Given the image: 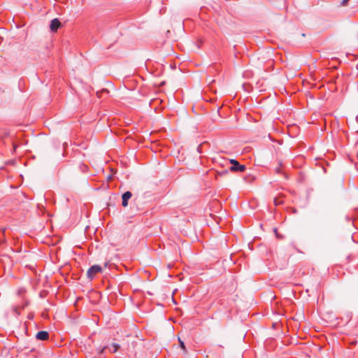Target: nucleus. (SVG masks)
<instances>
[{
	"label": "nucleus",
	"mask_w": 358,
	"mask_h": 358,
	"mask_svg": "<svg viewBox=\"0 0 358 358\" xmlns=\"http://www.w3.org/2000/svg\"><path fill=\"white\" fill-rule=\"evenodd\" d=\"M60 27L61 22L57 18H55L51 20L50 28L52 32H56Z\"/></svg>",
	"instance_id": "39448f33"
},
{
	"label": "nucleus",
	"mask_w": 358,
	"mask_h": 358,
	"mask_svg": "<svg viewBox=\"0 0 358 358\" xmlns=\"http://www.w3.org/2000/svg\"><path fill=\"white\" fill-rule=\"evenodd\" d=\"M102 268L101 266L95 264L89 268L87 272V278L92 280L96 275L99 273L102 272Z\"/></svg>",
	"instance_id": "7ed1b4c3"
},
{
	"label": "nucleus",
	"mask_w": 358,
	"mask_h": 358,
	"mask_svg": "<svg viewBox=\"0 0 358 358\" xmlns=\"http://www.w3.org/2000/svg\"><path fill=\"white\" fill-rule=\"evenodd\" d=\"M229 171V169H226V170H224V171H222L221 173H220V174L221 176H222V175L228 174Z\"/></svg>",
	"instance_id": "f8f14e48"
},
{
	"label": "nucleus",
	"mask_w": 358,
	"mask_h": 358,
	"mask_svg": "<svg viewBox=\"0 0 358 358\" xmlns=\"http://www.w3.org/2000/svg\"><path fill=\"white\" fill-rule=\"evenodd\" d=\"M178 341L180 343V348L185 352L186 351V348H185L184 342L182 341L180 338H178Z\"/></svg>",
	"instance_id": "9b49d317"
},
{
	"label": "nucleus",
	"mask_w": 358,
	"mask_h": 358,
	"mask_svg": "<svg viewBox=\"0 0 358 358\" xmlns=\"http://www.w3.org/2000/svg\"><path fill=\"white\" fill-rule=\"evenodd\" d=\"M348 1V0H343L341 4L342 6H345Z\"/></svg>",
	"instance_id": "2eb2a0df"
},
{
	"label": "nucleus",
	"mask_w": 358,
	"mask_h": 358,
	"mask_svg": "<svg viewBox=\"0 0 358 358\" xmlns=\"http://www.w3.org/2000/svg\"><path fill=\"white\" fill-rule=\"evenodd\" d=\"M275 172L278 173H280L281 172V169H280V166L275 168Z\"/></svg>",
	"instance_id": "4468645a"
},
{
	"label": "nucleus",
	"mask_w": 358,
	"mask_h": 358,
	"mask_svg": "<svg viewBox=\"0 0 358 358\" xmlns=\"http://www.w3.org/2000/svg\"><path fill=\"white\" fill-rule=\"evenodd\" d=\"M4 231H5V229H3V230L1 231V233L2 234L3 236L4 234Z\"/></svg>",
	"instance_id": "6ab92c4d"
},
{
	"label": "nucleus",
	"mask_w": 358,
	"mask_h": 358,
	"mask_svg": "<svg viewBox=\"0 0 358 358\" xmlns=\"http://www.w3.org/2000/svg\"><path fill=\"white\" fill-rule=\"evenodd\" d=\"M10 136V132L8 130L2 129L0 131V138L4 139Z\"/></svg>",
	"instance_id": "0eeeda50"
},
{
	"label": "nucleus",
	"mask_w": 358,
	"mask_h": 358,
	"mask_svg": "<svg viewBox=\"0 0 358 358\" xmlns=\"http://www.w3.org/2000/svg\"><path fill=\"white\" fill-rule=\"evenodd\" d=\"M273 201H274L275 206H279L283 203V201L282 200H280L277 198H275Z\"/></svg>",
	"instance_id": "9d476101"
},
{
	"label": "nucleus",
	"mask_w": 358,
	"mask_h": 358,
	"mask_svg": "<svg viewBox=\"0 0 358 358\" xmlns=\"http://www.w3.org/2000/svg\"><path fill=\"white\" fill-rule=\"evenodd\" d=\"M13 151L15 152L16 150V148H17V145L15 144V143H13Z\"/></svg>",
	"instance_id": "dca6fc26"
},
{
	"label": "nucleus",
	"mask_w": 358,
	"mask_h": 358,
	"mask_svg": "<svg viewBox=\"0 0 358 358\" xmlns=\"http://www.w3.org/2000/svg\"><path fill=\"white\" fill-rule=\"evenodd\" d=\"M132 193L129 191H127L122 195V205L123 207L128 206V201L131 198Z\"/></svg>",
	"instance_id": "20e7f679"
},
{
	"label": "nucleus",
	"mask_w": 358,
	"mask_h": 358,
	"mask_svg": "<svg viewBox=\"0 0 358 358\" xmlns=\"http://www.w3.org/2000/svg\"><path fill=\"white\" fill-rule=\"evenodd\" d=\"M247 178H248V176L244 178V180H245L246 181H247Z\"/></svg>",
	"instance_id": "aec40b11"
},
{
	"label": "nucleus",
	"mask_w": 358,
	"mask_h": 358,
	"mask_svg": "<svg viewBox=\"0 0 358 358\" xmlns=\"http://www.w3.org/2000/svg\"><path fill=\"white\" fill-rule=\"evenodd\" d=\"M231 166L229 167V170L232 172H244L246 170L245 165L241 164L236 159H231L229 160Z\"/></svg>",
	"instance_id": "f03ea898"
},
{
	"label": "nucleus",
	"mask_w": 358,
	"mask_h": 358,
	"mask_svg": "<svg viewBox=\"0 0 358 358\" xmlns=\"http://www.w3.org/2000/svg\"><path fill=\"white\" fill-rule=\"evenodd\" d=\"M125 349L128 354L136 356L138 348V342L136 339L127 336Z\"/></svg>",
	"instance_id": "f257e3e1"
},
{
	"label": "nucleus",
	"mask_w": 358,
	"mask_h": 358,
	"mask_svg": "<svg viewBox=\"0 0 358 358\" xmlns=\"http://www.w3.org/2000/svg\"><path fill=\"white\" fill-rule=\"evenodd\" d=\"M5 242V239L0 240V245Z\"/></svg>",
	"instance_id": "f3484780"
},
{
	"label": "nucleus",
	"mask_w": 358,
	"mask_h": 358,
	"mask_svg": "<svg viewBox=\"0 0 358 358\" xmlns=\"http://www.w3.org/2000/svg\"><path fill=\"white\" fill-rule=\"evenodd\" d=\"M36 338L40 341H47L49 339V333L46 331H40L36 334Z\"/></svg>",
	"instance_id": "423d86ee"
},
{
	"label": "nucleus",
	"mask_w": 358,
	"mask_h": 358,
	"mask_svg": "<svg viewBox=\"0 0 358 358\" xmlns=\"http://www.w3.org/2000/svg\"><path fill=\"white\" fill-rule=\"evenodd\" d=\"M111 347H112V349H110V351L112 353L116 352L119 350V348H120L119 344L115 343H112Z\"/></svg>",
	"instance_id": "6e6552de"
},
{
	"label": "nucleus",
	"mask_w": 358,
	"mask_h": 358,
	"mask_svg": "<svg viewBox=\"0 0 358 358\" xmlns=\"http://www.w3.org/2000/svg\"><path fill=\"white\" fill-rule=\"evenodd\" d=\"M106 348H103L102 350H101L100 353H103Z\"/></svg>",
	"instance_id": "a211bd4d"
},
{
	"label": "nucleus",
	"mask_w": 358,
	"mask_h": 358,
	"mask_svg": "<svg viewBox=\"0 0 358 358\" xmlns=\"http://www.w3.org/2000/svg\"><path fill=\"white\" fill-rule=\"evenodd\" d=\"M273 231L275 232V234L276 236V238H278V239H282L284 237L282 236V235H280L278 232V230L276 228H274L273 229Z\"/></svg>",
	"instance_id": "1a4fd4ad"
},
{
	"label": "nucleus",
	"mask_w": 358,
	"mask_h": 358,
	"mask_svg": "<svg viewBox=\"0 0 358 358\" xmlns=\"http://www.w3.org/2000/svg\"><path fill=\"white\" fill-rule=\"evenodd\" d=\"M80 168L82 169V171L84 172V171H85V169H87V166L86 165H85V164H82Z\"/></svg>",
	"instance_id": "ddd939ff"
}]
</instances>
